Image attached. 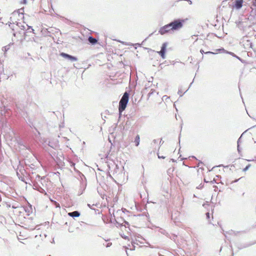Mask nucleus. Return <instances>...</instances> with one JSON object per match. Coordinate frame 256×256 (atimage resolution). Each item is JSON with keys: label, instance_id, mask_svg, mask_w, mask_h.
Wrapping results in <instances>:
<instances>
[{"label": "nucleus", "instance_id": "nucleus-6", "mask_svg": "<svg viewBox=\"0 0 256 256\" xmlns=\"http://www.w3.org/2000/svg\"><path fill=\"white\" fill-rule=\"evenodd\" d=\"M60 56L64 58H68L72 61H76L77 60V58L76 57L72 56L64 52L60 53Z\"/></svg>", "mask_w": 256, "mask_h": 256}, {"label": "nucleus", "instance_id": "nucleus-8", "mask_svg": "<svg viewBox=\"0 0 256 256\" xmlns=\"http://www.w3.org/2000/svg\"><path fill=\"white\" fill-rule=\"evenodd\" d=\"M68 215L72 217H78L80 216V214L78 211H74L72 212H69Z\"/></svg>", "mask_w": 256, "mask_h": 256}, {"label": "nucleus", "instance_id": "nucleus-10", "mask_svg": "<svg viewBox=\"0 0 256 256\" xmlns=\"http://www.w3.org/2000/svg\"><path fill=\"white\" fill-rule=\"evenodd\" d=\"M88 42L92 44H95L97 42L98 40L92 36H90L88 38Z\"/></svg>", "mask_w": 256, "mask_h": 256}, {"label": "nucleus", "instance_id": "nucleus-12", "mask_svg": "<svg viewBox=\"0 0 256 256\" xmlns=\"http://www.w3.org/2000/svg\"><path fill=\"white\" fill-rule=\"evenodd\" d=\"M206 218L209 220L210 219V214L209 212H207L206 214Z\"/></svg>", "mask_w": 256, "mask_h": 256}, {"label": "nucleus", "instance_id": "nucleus-4", "mask_svg": "<svg viewBox=\"0 0 256 256\" xmlns=\"http://www.w3.org/2000/svg\"><path fill=\"white\" fill-rule=\"evenodd\" d=\"M167 46V43L164 42L162 44L161 50L160 52H158V54L161 56L162 58H165V54L166 52V49Z\"/></svg>", "mask_w": 256, "mask_h": 256}, {"label": "nucleus", "instance_id": "nucleus-5", "mask_svg": "<svg viewBox=\"0 0 256 256\" xmlns=\"http://www.w3.org/2000/svg\"><path fill=\"white\" fill-rule=\"evenodd\" d=\"M60 56L64 58H68L72 61H76L77 60V58L76 57L72 56L64 52L60 53Z\"/></svg>", "mask_w": 256, "mask_h": 256}, {"label": "nucleus", "instance_id": "nucleus-3", "mask_svg": "<svg viewBox=\"0 0 256 256\" xmlns=\"http://www.w3.org/2000/svg\"><path fill=\"white\" fill-rule=\"evenodd\" d=\"M215 176L214 172L212 170L207 172L204 178V182L207 183L215 182Z\"/></svg>", "mask_w": 256, "mask_h": 256}, {"label": "nucleus", "instance_id": "nucleus-9", "mask_svg": "<svg viewBox=\"0 0 256 256\" xmlns=\"http://www.w3.org/2000/svg\"><path fill=\"white\" fill-rule=\"evenodd\" d=\"M134 142L135 143L136 146H138L139 145L140 142V138L139 135L138 134L136 136Z\"/></svg>", "mask_w": 256, "mask_h": 256}, {"label": "nucleus", "instance_id": "nucleus-11", "mask_svg": "<svg viewBox=\"0 0 256 256\" xmlns=\"http://www.w3.org/2000/svg\"><path fill=\"white\" fill-rule=\"evenodd\" d=\"M250 166H251V165H250V164H248V165H247V166H246V168H244L243 169V170H244V172H245V171H246V170H247L248 169V168H249Z\"/></svg>", "mask_w": 256, "mask_h": 256}, {"label": "nucleus", "instance_id": "nucleus-13", "mask_svg": "<svg viewBox=\"0 0 256 256\" xmlns=\"http://www.w3.org/2000/svg\"><path fill=\"white\" fill-rule=\"evenodd\" d=\"M158 158H164L166 157L164 156H160L159 154H158Z\"/></svg>", "mask_w": 256, "mask_h": 256}, {"label": "nucleus", "instance_id": "nucleus-15", "mask_svg": "<svg viewBox=\"0 0 256 256\" xmlns=\"http://www.w3.org/2000/svg\"><path fill=\"white\" fill-rule=\"evenodd\" d=\"M256 1V0H255Z\"/></svg>", "mask_w": 256, "mask_h": 256}, {"label": "nucleus", "instance_id": "nucleus-1", "mask_svg": "<svg viewBox=\"0 0 256 256\" xmlns=\"http://www.w3.org/2000/svg\"><path fill=\"white\" fill-rule=\"evenodd\" d=\"M184 22V20L182 19H177L172 22L168 24H166L159 30L158 32L164 35L166 33L174 32L181 29Z\"/></svg>", "mask_w": 256, "mask_h": 256}, {"label": "nucleus", "instance_id": "nucleus-14", "mask_svg": "<svg viewBox=\"0 0 256 256\" xmlns=\"http://www.w3.org/2000/svg\"><path fill=\"white\" fill-rule=\"evenodd\" d=\"M200 52H201L202 54L204 52V50H201Z\"/></svg>", "mask_w": 256, "mask_h": 256}, {"label": "nucleus", "instance_id": "nucleus-7", "mask_svg": "<svg viewBox=\"0 0 256 256\" xmlns=\"http://www.w3.org/2000/svg\"><path fill=\"white\" fill-rule=\"evenodd\" d=\"M243 3V0H236V4L235 6L236 8H240L242 7Z\"/></svg>", "mask_w": 256, "mask_h": 256}, {"label": "nucleus", "instance_id": "nucleus-2", "mask_svg": "<svg viewBox=\"0 0 256 256\" xmlns=\"http://www.w3.org/2000/svg\"><path fill=\"white\" fill-rule=\"evenodd\" d=\"M129 95L126 92H124L119 102L118 111L122 113L126 108L128 102Z\"/></svg>", "mask_w": 256, "mask_h": 256}]
</instances>
